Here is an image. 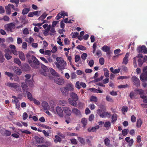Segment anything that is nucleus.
<instances>
[{"instance_id":"11","label":"nucleus","mask_w":147,"mask_h":147,"mask_svg":"<svg viewBox=\"0 0 147 147\" xmlns=\"http://www.w3.org/2000/svg\"><path fill=\"white\" fill-rule=\"evenodd\" d=\"M5 27L6 29L11 31L12 29L15 28V25L14 23H10L6 24L5 26Z\"/></svg>"},{"instance_id":"7","label":"nucleus","mask_w":147,"mask_h":147,"mask_svg":"<svg viewBox=\"0 0 147 147\" xmlns=\"http://www.w3.org/2000/svg\"><path fill=\"white\" fill-rule=\"evenodd\" d=\"M135 92L137 94H139L140 95V98H146V96L144 94V91L139 88L136 89L134 90Z\"/></svg>"},{"instance_id":"38","label":"nucleus","mask_w":147,"mask_h":147,"mask_svg":"<svg viewBox=\"0 0 147 147\" xmlns=\"http://www.w3.org/2000/svg\"><path fill=\"white\" fill-rule=\"evenodd\" d=\"M55 137L56 139H55L54 141L55 143H57L58 142H60L61 141V139L59 136H55Z\"/></svg>"},{"instance_id":"18","label":"nucleus","mask_w":147,"mask_h":147,"mask_svg":"<svg viewBox=\"0 0 147 147\" xmlns=\"http://www.w3.org/2000/svg\"><path fill=\"white\" fill-rule=\"evenodd\" d=\"M129 55L128 53H126L125 57L123 59L122 63L125 65H127L128 63V58L129 57Z\"/></svg>"},{"instance_id":"16","label":"nucleus","mask_w":147,"mask_h":147,"mask_svg":"<svg viewBox=\"0 0 147 147\" xmlns=\"http://www.w3.org/2000/svg\"><path fill=\"white\" fill-rule=\"evenodd\" d=\"M140 80L142 81H147V73H142L140 76Z\"/></svg>"},{"instance_id":"29","label":"nucleus","mask_w":147,"mask_h":147,"mask_svg":"<svg viewBox=\"0 0 147 147\" xmlns=\"http://www.w3.org/2000/svg\"><path fill=\"white\" fill-rule=\"evenodd\" d=\"M26 93L27 96L28 98L30 99V101H32L34 98H33L31 93L28 91H26Z\"/></svg>"},{"instance_id":"46","label":"nucleus","mask_w":147,"mask_h":147,"mask_svg":"<svg viewBox=\"0 0 147 147\" xmlns=\"http://www.w3.org/2000/svg\"><path fill=\"white\" fill-rule=\"evenodd\" d=\"M106 98L107 100V101L110 102H113V100L112 98L111 97L109 96H107Z\"/></svg>"},{"instance_id":"13","label":"nucleus","mask_w":147,"mask_h":147,"mask_svg":"<svg viewBox=\"0 0 147 147\" xmlns=\"http://www.w3.org/2000/svg\"><path fill=\"white\" fill-rule=\"evenodd\" d=\"M54 80L55 83L59 85H63L65 82L64 80L63 79L59 78H55Z\"/></svg>"},{"instance_id":"53","label":"nucleus","mask_w":147,"mask_h":147,"mask_svg":"<svg viewBox=\"0 0 147 147\" xmlns=\"http://www.w3.org/2000/svg\"><path fill=\"white\" fill-rule=\"evenodd\" d=\"M87 54L85 53H83V54L81 55V57L84 61H85L87 56Z\"/></svg>"},{"instance_id":"47","label":"nucleus","mask_w":147,"mask_h":147,"mask_svg":"<svg viewBox=\"0 0 147 147\" xmlns=\"http://www.w3.org/2000/svg\"><path fill=\"white\" fill-rule=\"evenodd\" d=\"M104 126L105 127H109L111 126V123L110 122L107 121L105 123Z\"/></svg>"},{"instance_id":"10","label":"nucleus","mask_w":147,"mask_h":147,"mask_svg":"<svg viewBox=\"0 0 147 147\" xmlns=\"http://www.w3.org/2000/svg\"><path fill=\"white\" fill-rule=\"evenodd\" d=\"M21 87L24 92H26V91H28L30 92L32 91V88L29 89L26 84V82H23L21 83Z\"/></svg>"},{"instance_id":"51","label":"nucleus","mask_w":147,"mask_h":147,"mask_svg":"<svg viewBox=\"0 0 147 147\" xmlns=\"http://www.w3.org/2000/svg\"><path fill=\"white\" fill-rule=\"evenodd\" d=\"M23 33L24 35H27L28 34L29 32L28 29L27 28H25L23 31Z\"/></svg>"},{"instance_id":"39","label":"nucleus","mask_w":147,"mask_h":147,"mask_svg":"<svg viewBox=\"0 0 147 147\" xmlns=\"http://www.w3.org/2000/svg\"><path fill=\"white\" fill-rule=\"evenodd\" d=\"M144 62L142 58L139 59L138 60V66L139 67H141L143 65Z\"/></svg>"},{"instance_id":"35","label":"nucleus","mask_w":147,"mask_h":147,"mask_svg":"<svg viewBox=\"0 0 147 147\" xmlns=\"http://www.w3.org/2000/svg\"><path fill=\"white\" fill-rule=\"evenodd\" d=\"M81 122L83 124V126L85 127L87 123V120L86 119L83 118L81 120Z\"/></svg>"},{"instance_id":"61","label":"nucleus","mask_w":147,"mask_h":147,"mask_svg":"<svg viewBox=\"0 0 147 147\" xmlns=\"http://www.w3.org/2000/svg\"><path fill=\"white\" fill-rule=\"evenodd\" d=\"M64 44L65 45H69V41L67 38H66L64 39Z\"/></svg>"},{"instance_id":"60","label":"nucleus","mask_w":147,"mask_h":147,"mask_svg":"<svg viewBox=\"0 0 147 147\" xmlns=\"http://www.w3.org/2000/svg\"><path fill=\"white\" fill-rule=\"evenodd\" d=\"M5 134L7 136H9L11 135V132L10 131L7 130H5Z\"/></svg>"},{"instance_id":"40","label":"nucleus","mask_w":147,"mask_h":147,"mask_svg":"<svg viewBox=\"0 0 147 147\" xmlns=\"http://www.w3.org/2000/svg\"><path fill=\"white\" fill-rule=\"evenodd\" d=\"M25 82H26V83L28 85L32 87V86L33 83L32 80H26Z\"/></svg>"},{"instance_id":"48","label":"nucleus","mask_w":147,"mask_h":147,"mask_svg":"<svg viewBox=\"0 0 147 147\" xmlns=\"http://www.w3.org/2000/svg\"><path fill=\"white\" fill-rule=\"evenodd\" d=\"M3 20L5 21L9 22V18L7 16H5L3 17Z\"/></svg>"},{"instance_id":"55","label":"nucleus","mask_w":147,"mask_h":147,"mask_svg":"<svg viewBox=\"0 0 147 147\" xmlns=\"http://www.w3.org/2000/svg\"><path fill=\"white\" fill-rule=\"evenodd\" d=\"M72 34H73V35L72 36V37L73 38H76L77 37H78V35L79 33L78 32H72Z\"/></svg>"},{"instance_id":"33","label":"nucleus","mask_w":147,"mask_h":147,"mask_svg":"<svg viewBox=\"0 0 147 147\" xmlns=\"http://www.w3.org/2000/svg\"><path fill=\"white\" fill-rule=\"evenodd\" d=\"M14 61L15 63L18 64L19 66H21L22 65L21 62L19 58H14Z\"/></svg>"},{"instance_id":"62","label":"nucleus","mask_w":147,"mask_h":147,"mask_svg":"<svg viewBox=\"0 0 147 147\" xmlns=\"http://www.w3.org/2000/svg\"><path fill=\"white\" fill-rule=\"evenodd\" d=\"M131 120L132 122H135L136 121V118L134 115L131 116Z\"/></svg>"},{"instance_id":"57","label":"nucleus","mask_w":147,"mask_h":147,"mask_svg":"<svg viewBox=\"0 0 147 147\" xmlns=\"http://www.w3.org/2000/svg\"><path fill=\"white\" fill-rule=\"evenodd\" d=\"M94 117V115L93 114H91L89 116L88 120L89 121H92L93 120Z\"/></svg>"},{"instance_id":"45","label":"nucleus","mask_w":147,"mask_h":147,"mask_svg":"<svg viewBox=\"0 0 147 147\" xmlns=\"http://www.w3.org/2000/svg\"><path fill=\"white\" fill-rule=\"evenodd\" d=\"M78 140L79 142L82 144H85V140L84 138L80 137H78Z\"/></svg>"},{"instance_id":"12","label":"nucleus","mask_w":147,"mask_h":147,"mask_svg":"<svg viewBox=\"0 0 147 147\" xmlns=\"http://www.w3.org/2000/svg\"><path fill=\"white\" fill-rule=\"evenodd\" d=\"M63 111L64 113L67 116H70L71 114V111L69 107H63Z\"/></svg>"},{"instance_id":"8","label":"nucleus","mask_w":147,"mask_h":147,"mask_svg":"<svg viewBox=\"0 0 147 147\" xmlns=\"http://www.w3.org/2000/svg\"><path fill=\"white\" fill-rule=\"evenodd\" d=\"M97 113L100 117L105 118L108 115H110V114L108 112H103L100 109H98L97 111Z\"/></svg>"},{"instance_id":"64","label":"nucleus","mask_w":147,"mask_h":147,"mask_svg":"<svg viewBox=\"0 0 147 147\" xmlns=\"http://www.w3.org/2000/svg\"><path fill=\"white\" fill-rule=\"evenodd\" d=\"M57 50V48L56 46H55L51 50V52L53 53H55Z\"/></svg>"},{"instance_id":"49","label":"nucleus","mask_w":147,"mask_h":147,"mask_svg":"<svg viewBox=\"0 0 147 147\" xmlns=\"http://www.w3.org/2000/svg\"><path fill=\"white\" fill-rule=\"evenodd\" d=\"M128 130L127 129H124L122 130V133L123 136H125L127 134Z\"/></svg>"},{"instance_id":"28","label":"nucleus","mask_w":147,"mask_h":147,"mask_svg":"<svg viewBox=\"0 0 147 147\" xmlns=\"http://www.w3.org/2000/svg\"><path fill=\"white\" fill-rule=\"evenodd\" d=\"M30 11L29 8H24L22 11V13L23 15H26Z\"/></svg>"},{"instance_id":"23","label":"nucleus","mask_w":147,"mask_h":147,"mask_svg":"<svg viewBox=\"0 0 147 147\" xmlns=\"http://www.w3.org/2000/svg\"><path fill=\"white\" fill-rule=\"evenodd\" d=\"M19 57L22 61H24L25 60L26 58L24 53L22 51L19 52Z\"/></svg>"},{"instance_id":"37","label":"nucleus","mask_w":147,"mask_h":147,"mask_svg":"<svg viewBox=\"0 0 147 147\" xmlns=\"http://www.w3.org/2000/svg\"><path fill=\"white\" fill-rule=\"evenodd\" d=\"M110 140L108 138H106L104 140V142L106 146H109L110 144Z\"/></svg>"},{"instance_id":"32","label":"nucleus","mask_w":147,"mask_h":147,"mask_svg":"<svg viewBox=\"0 0 147 147\" xmlns=\"http://www.w3.org/2000/svg\"><path fill=\"white\" fill-rule=\"evenodd\" d=\"M90 100V102H97L98 99L96 97L92 96H91Z\"/></svg>"},{"instance_id":"2","label":"nucleus","mask_w":147,"mask_h":147,"mask_svg":"<svg viewBox=\"0 0 147 147\" xmlns=\"http://www.w3.org/2000/svg\"><path fill=\"white\" fill-rule=\"evenodd\" d=\"M56 60L58 62H55V65L59 70L61 71L63 70L66 65V62L61 57H57Z\"/></svg>"},{"instance_id":"36","label":"nucleus","mask_w":147,"mask_h":147,"mask_svg":"<svg viewBox=\"0 0 147 147\" xmlns=\"http://www.w3.org/2000/svg\"><path fill=\"white\" fill-rule=\"evenodd\" d=\"M23 68L24 71H28L30 70V67L29 65L26 64L23 66Z\"/></svg>"},{"instance_id":"19","label":"nucleus","mask_w":147,"mask_h":147,"mask_svg":"<svg viewBox=\"0 0 147 147\" xmlns=\"http://www.w3.org/2000/svg\"><path fill=\"white\" fill-rule=\"evenodd\" d=\"M65 87L69 92V91L73 90L74 89V86L71 83L67 84Z\"/></svg>"},{"instance_id":"25","label":"nucleus","mask_w":147,"mask_h":147,"mask_svg":"<svg viewBox=\"0 0 147 147\" xmlns=\"http://www.w3.org/2000/svg\"><path fill=\"white\" fill-rule=\"evenodd\" d=\"M101 49L104 52H107L110 50V48L107 45H105L103 46Z\"/></svg>"},{"instance_id":"15","label":"nucleus","mask_w":147,"mask_h":147,"mask_svg":"<svg viewBox=\"0 0 147 147\" xmlns=\"http://www.w3.org/2000/svg\"><path fill=\"white\" fill-rule=\"evenodd\" d=\"M56 111L58 115L61 117H63V110H62L61 107H57L56 108Z\"/></svg>"},{"instance_id":"42","label":"nucleus","mask_w":147,"mask_h":147,"mask_svg":"<svg viewBox=\"0 0 147 147\" xmlns=\"http://www.w3.org/2000/svg\"><path fill=\"white\" fill-rule=\"evenodd\" d=\"M15 72L18 75H20L22 73L20 69L18 67L16 68Z\"/></svg>"},{"instance_id":"50","label":"nucleus","mask_w":147,"mask_h":147,"mask_svg":"<svg viewBox=\"0 0 147 147\" xmlns=\"http://www.w3.org/2000/svg\"><path fill=\"white\" fill-rule=\"evenodd\" d=\"M99 63L102 65H104V60L103 57H100L99 58Z\"/></svg>"},{"instance_id":"14","label":"nucleus","mask_w":147,"mask_h":147,"mask_svg":"<svg viewBox=\"0 0 147 147\" xmlns=\"http://www.w3.org/2000/svg\"><path fill=\"white\" fill-rule=\"evenodd\" d=\"M11 49V51L12 53L15 55H18V51L16 50V47L14 45H11L9 46Z\"/></svg>"},{"instance_id":"9","label":"nucleus","mask_w":147,"mask_h":147,"mask_svg":"<svg viewBox=\"0 0 147 147\" xmlns=\"http://www.w3.org/2000/svg\"><path fill=\"white\" fill-rule=\"evenodd\" d=\"M137 50L140 53L142 52L144 53H147V48L145 46L142 45L141 47H139L137 48Z\"/></svg>"},{"instance_id":"43","label":"nucleus","mask_w":147,"mask_h":147,"mask_svg":"<svg viewBox=\"0 0 147 147\" xmlns=\"http://www.w3.org/2000/svg\"><path fill=\"white\" fill-rule=\"evenodd\" d=\"M41 67L45 72H47L49 71V69L45 65L41 64Z\"/></svg>"},{"instance_id":"1","label":"nucleus","mask_w":147,"mask_h":147,"mask_svg":"<svg viewBox=\"0 0 147 147\" xmlns=\"http://www.w3.org/2000/svg\"><path fill=\"white\" fill-rule=\"evenodd\" d=\"M26 57L28 62L31 67L34 68H38L40 67V63L36 57L34 55L30 56L29 53H27Z\"/></svg>"},{"instance_id":"30","label":"nucleus","mask_w":147,"mask_h":147,"mask_svg":"<svg viewBox=\"0 0 147 147\" xmlns=\"http://www.w3.org/2000/svg\"><path fill=\"white\" fill-rule=\"evenodd\" d=\"M47 14L45 12L42 15L40 16L38 18V20H39L42 21L44 19H45V18H46V17L47 16Z\"/></svg>"},{"instance_id":"24","label":"nucleus","mask_w":147,"mask_h":147,"mask_svg":"<svg viewBox=\"0 0 147 147\" xmlns=\"http://www.w3.org/2000/svg\"><path fill=\"white\" fill-rule=\"evenodd\" d=\"M98 126H96L95 127H93L92 128L89 127L88 128V131L89 132H96L97 129H98Z\"/></svg>"},{"instance_id":"34","label":"nucleus","mask_w":147,"mask_h":147,"mask_svg":"<svg viewBox=\"0 0 147 147\" xmlns=\"http://www.w3.org/2000/svg\"><path fill=\"white\" fill-rule=\"evenodd\" d=\"M50 71L52 75L54 76H58L57 73L53 68L50 69Z\"/></svg>"},{"instance_id":"27","label":"nucleus","mask_w":147,"mask_h":147,"mask_svg":"<svg viewBox=\"0 0 147 147\" xmlns=\"http://www.w3.org/2000/svg\"><path fill=\"white\" fill-rule=\"evenodd\" d=\"M117 119V114L115 113L113 114L112 117V123H114L113 122L116 121Z\"/></svg>"},{"instance_id":"56","label":"nucleus","mask_w":147,"mask_h":147,"mask_svg":"<svg viewBox=\"0 0 147 147\" xmlns=\"http://www.w3.org/2000/svg\"><path fill=\"white\" fill-rule=\"evenodd\" d=\"M45 55L50 56L51 55V52L50 50H45Z\"/></svg>"},{"instance_id":"31","label":"nucleus","mask_w":147,"mask_h":147,"mask_svg":"<svg viewBox=\"0 0 147 147\" xmlns=\"http://www.w3.org/2000/svg\"><path fill=\"white\" fill-rule=\"evenodd\" d=\"M103 71L104 72V75L107 78L109 77V73L107 69L106 68H104L103 69Z\"/></svg>"},{"instance_id":"41","label":"nucleus","mask_w":147,"mask_h":147,"mask_svg":"<svg viewBox=\"0 0 147 147\" xmlns=\"http://www.w3.org/2000/svg\"><path fill=\"white\" fill-rule=\"evenodd\" d=\"M77 48L78 49L82 51L86 50V48L85 47L81 45H78L77 47Z\"/></svg>"},{"instance_id":"4","label":"nucleus","mask_w":147,"mask_h":147,"mask_svg":"<svg viewBox=\"0 0 147 147\" xmlns=\"http://www.w3.org/2000/svg\"><path fill=\"white\" fill-rule=\"evenodd\" d=\"M5 85L11 88H13L16 90V92H18L21 91L20 86L17 83L8 82L5 84Z\"/></svg>"},{"instance_id":"26","label":"nucleus","mask_w":147,"mask_h":147,"mask_svg":"<svg viewBox=\"0 0 147 147\" xmlns=\"http://www.w3.org/2000/svg\"><path fill=\"white\" fill-rule=\"evenodd\" d=\"M142 122L141 119H138L136 123V126L138 128L140 127L142 125Z\"/></svg>"},{"instance_id":"59","label":"nucleus","mask_w":147,"mask_h":147,"mask_svg":"<svg viewBox=\"0 0 147 147\" xmlns=\"http://www.w3.org/2000/svg\"><path fill=\"white\" fill-rule=\"evenodd\" d=\"M128 110V107L127 106H123L122 108V111L124 112H127Z\"/></svg>"},{"instance_id":"54","label":"nucleus","mask_w":147,"mask_h":147,"mask_svg":"<svg viewBox=\"0 0 147 147\" xmlns=\"http://www.w3.org/2000/svg\"><path fill=\"white\" fill-rule=\"evenodd\" d=\"M75 61L76 62H78L80 59V57L78 55H76L75 56Z\"/></svg>"},{"instance_id":"58","label":"nucleus","mask_w":147,"mask_h":147,"mask_svg":"<svg viewBox=\"0 0 147 147\" xmlns=\"http://www.w3.org/2000/svg\"><path fill=\"white\" fill-rule=\"evenodd\" d=\"M62 16H67L68 13L67 12H65L64 11H61L60 12Z\"/></svg>"},{"instance_id":"44","label":"nucleus","mask_w":147,"mask_h":147,"mask_svg":"<svg viewBox=\"0 0 147 147\" xmlns=\"http://www.w3.org/2000/svg\"><path fill=\"white\" fill-rule=\"evenodd\" d=\"M4 73L5 75H7L10 78H12L13 76V74L11 72L6 71Z\"/></svg>"},{"instance_id":"20","label":"nucleus","mask_w":147,"mask_h":147,"mask_svg":"<svg viewBox=\"0 0 147 147\" xmlns=\"http://www.w3.org/2000/svg\"><path fill=\"white\" fill-rule=\"evenodd\" d=\"M72 113L76 115H80L81 114L80 111L76 108H74L72 109Z\"/></svg>"},{"instance_id":"3","label":"nucleus","mask_w":147,"mask_h":147,"mask_svg":"<svg viewBox=\"0 0 147 147\" xmlns=\"http://www.w3.org/2000/svg\"><path fill=\"white\" fill-rule=\"evenodd\" d=\"M79 98L77 94L74 92H72L70 94V97L69 98V103L75 107L78 106L77 101L78 100Z\"/></svg>"},{"instance_id":"22","label":"nucleus","mask_w":147,"mask_h":147,"mask_svg":"<svg viewBox=\"0 0 147 147\" xmlns=\"http://www.w3.org/2000/svg\"><path fill=\"white\" fill-rule=\"evenodd\" d=\"M67 89L66 88V87L61 88H60V90L62 94L64 95H67L69 93V92L67 90Z\"/></svg>"},{"instance_id":"52","label":"nucleus","mask_w":147,"mask_h":147,"mask_svg":"<svg viewBox=\"0 0 147 147\" xmlns=\"http://www.w3.org/2000/svg\"><path fill=\"white\" fill-rule=\"evenodd\" d=\"M5 57L7 60H9L11 58L12 56L9 55V53H5L4 55Z\"/></svg>"},{"instance_id":"6","label":"nucleus","mask_w":147,"mask_h":147,"mask_svg":"<svg viewBox=\"0 0 147 147\" xmlns=\"http://www.w3.org/2000/svg\"><path fill=\"white\" fill-rule=\"evenodd\" d=\"M131 81L134 85L137 87H139L140 86V81L139 79L136 76H133L131 77Z\"/></svg>"},{"instance_id":"17","label":"nucleus","mask_w":147,"mask_h":147,"mask_svg":"<svg viewBox=\"0 0 147 147\" xmlns=\"http://www.w3.org/2000/svg\"><path fill=\"white\" fill-rule=\"evenodd\" d=\"M36 142L38 143H42L44 142V138L41 137H39L37 136H36L35 137Z\"/></svg>"},{"instance_id":"21","label":"nucleus","mask_w":147,"mask_h":147,"mask_svg":"<svg viewBox=\"0 0 147 147\" xmlns=\"http://www.w3.org/2000/svg\"><path fill=\"white\" fill-rule=\"evenodd\" d=\"M42 105L44 110H47L49 108L48 104L45 101L42 102Z\"/></svg>"},{"instance_id":"5","label":"nucleus","mask_w":147,"mask_h":147,"mask_svg":"<svg viewBox=\"0 0 147 147\" xmlns=\"http://www.w3.org/2000/svg\"><path fill=\"white\" fill-rule=\"evenodd\" d=\"M6 10V14L7 15H10L11 13V8L15 11L18 10L17 8H15L14 6L12 4H8L5 7Z\"/></svg>"},{"instance_id":"63","label":"nucleus","mask_w":147,"mask_h":147,"mask_svg":"<svg viewBox=\"0 0 147 147\" xmlns=\"http://www.w3.org/2000/svg\"><path fill=\"white\" fill-rule=\"evenodd\" d=\"M10 1L12 3H15L17 7L19 3V0H10Z\"/></svg>"}]
</instances>
